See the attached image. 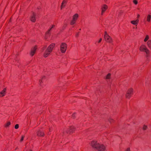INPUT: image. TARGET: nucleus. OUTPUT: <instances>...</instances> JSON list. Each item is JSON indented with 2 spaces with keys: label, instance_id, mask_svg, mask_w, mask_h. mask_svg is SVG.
Listing matches in <instances>:
<instances>
[{
  "label": "nucleus",
  "instance_id": "obj_1",
  "mask_svg": "<svg viewBox=\"0 0 151 151\" xmlns=\"http://www.w3.org/2000/svg\"><path fill=\"white\" fill-rule=\"evenodd\" d=\"M55 46V44L52 43L48 46L43 54V55L44 57L47 58L49 55L52 52Z\"/></svg>",
  "mask_w": 151,
  "mask_h": 151
},
{
  "label": "nucleus",
  "instance_id": "obj_2",
  "mask_svg": "<svg viewBox=\"0 0 151 151\" xmlns=\"http://www.w3.org/2000/svg\"><path fill=\"white\" fill-rule=\"evenodd\" d=\"M75 130V127L73 126H72L68 128H64L63 130V133L64 134H70L73 133Z\"/></svg>",
  "mask_w": 151,
  "mask_h": 151
},
{
  "label": "nucleus",
  "instance_id": "obj_3",
  "mask_svg": "<svg viewBox=\"0 0 151 151\" xmlns=\"http://www.w3.org/2000/svg\"><path fill=\"white\" fill-rule=\"evenodd\" d=\"M104 38L107 42L110 43H112L113 40L112 38L109 35L107 32L106 31L104 32Z\"/></svg>",
  "mask_w": 151,
  "mask_h": 151
},
{
  "label": "nucleus",
  "instance_id": "obj_4",
  "mask_svg": "<svg viewBox=\"0 0 151 151\" xmlns=\"http://www.w3.org/2000/svg\"><path fill=\"white\" fill-rule=\"evenodd\" d=\"M79 17V15L76 13L72 17V19L70 22V24L71 25H73L76 23V22Z\"/></svg>",
  "mask_w": 151,
  "mask_h": 151
},
{
  "label": "nucleus",
  "instance_id": "obj_5",
  "mask_svg": "<svg viewBox=\"0 0 151 151\" xmlns=\"http://www.w3.org/2000/svg\"><path fill=\"white\" fill-rule=\"evenodd\" d=\"M133 89L132 88H129L127 90L125 96L127 98L129 99L133 94Z\"/></svg>",
  "mask_w": 151,
  "mask_h": 151
},
{
  "label": "nucleus",
  "instance_id": "obj_6",
  "mask_svg": "<svg viewBox=\"0 0 151 151\" xmlns=\"http://www.w3.org/2000/svg\"><path fill=\"white\" fill-rule=\"evenodd\" d=\"M67 44L64 42L62 43L60 46V50L62 53H65L67 50Z\"/></svg>",
  "mask_w": 151,
  "mask_h": 151
},
{
  "label": "nucleus",
  "instance_id": "obj_7",
  "mask_svg": "<svg viewBox=\"0 0 151 151\" xmlns=\"http://www.w3.org/2000/svg\"><path fill=\"white\" fill-rule=\"evenodd\" d=\"M139 49L141 51L145 52L147 55L149 54V50L144 45H141Z\"/></svg>",
  "mask_w": 151,
  "mask_h": 151
},
{
  "label": "nucleus",
  "instance_id": "obj_8",
  "mask_svg": "<svg viewBox=\"0 0 151 151\" xmlns=\"http://www.w3.org/2000/svg\"><path fill=\"white\" fill-rule=\"evenodd\" d=\"M99 143L96 140L92 141L90 144L91 146L93 148L96 150L99 145Z\"/></svg>",
  "mask_w": 151,
  "mask_h": 151
},
{
  "label": "nucleus",
  "instance_id": "obj_9",
  "mask_svg": "<svg viewBox=\"0 0 151 151\" xmlns=\"http://www.w3.org/2000/svg\"><path fill=\"white\" fill-rule=\"evenodd\" d=\"M108 8V6L105 4H103L101 6V14L103 15L106 11Z\"/></svg>",
  "mask_w": 151,
  "mask_h": 151
},
{
  "label": "nucleus",
  "instance_id": "obj_10",
  "mask_svg": "<svg viewBox=\"0 0 151 151\" xmlns=\"http://www.w3.org/2000/svg\"><path fill=\"white\" fill-rule=\"evenodd\" d=\"M105 146L103 144H99L98 148L96 150L98 151H105L106 150Z\"/></svg>",
  "mask_w": 151,
  "mask_h": 151
},
{
  "label": "nucleus",
  "instance_id": "obj_11",
  "mask_svg": "<svg viewBox=\"0 0 151 151\" xmlns=\"http://www.w3.org/2000/svg\"><path fill=\"white\" fill-rule=\"evenodd\" d=\"M37 49V47L36 45L34 47L31 48L30 53V56H33L35 55Z\"/></svg>",
  "mask_w": 151,
  "mask_h": 151
},
{
  "label": "nucleus",
  "instance_id": "obj_12",
  "mask_svg": "<svg viewBox=\"0 0 151 151\" xmlns=\"http://www.w3.org/2000/svg\"><path fill=\"white\" fill-rule=\"evenodd\" d=\"M36 14L34 12H32V15L30 17V20L32 22H36Z\"/></svg>",
  "mask_w": 151,
  "mask_h": 151
},
{
  "label": "nucleus",
  "instance_id": "obj_13",
  "mask_svg": "<svg viewBox=\"0 0 151 151\" xmlns=\"http://www.w3.org/2000/svg\"><path fill=\"white\" fill-rule=\"evenodd\" d=\"M6 88H5L0 92V97H3L5 95L6 93Z\"/></svg>",
  "mask_w": 151,
  "mask_h": 151
},
{
  "label": "nucleus",
  "instance_id": "obj_14",
  "mask_svg": "<svg viewBox=\"0 0 151 151\" xmlns=\"http://www.w3.org/2000/svg\"><path fill=\"white\" fill-rule=\"evenodd\" d=\"M37 134L38 136L40 137H43L45 135L44 132L40 130H39L37 131Z\"/></svg>",
  "mask_w": 151,
  "mask_h": 151
},
{
  "label": "nucleus",
  "instance_id": "obj_15",
  "mask_svg": "<svg viewBox=\"0 0 151 151\" xmlns=\"http://www.w3.org/2000/svg\"><path fill=\"white\" fill-rule=\"evenodd\" d=\"M67 1L68 0H63L60 6V8L61 9L65 7L67 3Z\"/></svg>",
  "mask_w": 151,
  "mask_h": 151
},
{
  "label": "nucleus",
  "instance_id": "obj_16",
  "mask_svg": "<svg viewBox=\"0 0 151 151\" xmlns=\"http://www.w3.org/2000/svg\"><path fill=\"white\" fill-rule=\"evenodd\" d=\"M13 64L16 65L18 66L19 64V61L18 58H17L14 60L13 61Z\"/></svg>",
  "mask_w": 151,
  "mask_h": 151
},
{
  "label": "nucleus",
  "instance_id": "obj_17",
  "mask_svg": "<svg viewBox=\"0 0 151 151\" xmlns=\"http://www.w3.org/2000/svg\"><path fill=\"white\" fill-rule=\"evenodd\" d=\"M46 80V78L45 76L42 77L40 80H39V83L40 85L42 84V83L45 82Z\"/></svg>",
  "mask_w": 151,
  "mask_h": 151
},
{
  "label": "nucleus",
  "instance_id": "obj_18",
  "mask_svg": "<svg viewBox=\"0 0 151 151\" xmlns=\"http://www.w3.org/2000/svg\"><path fill=\"white\" fill-rule=\"evenodd\" d=\"M139 22V20L138 19H137L135 20L131 21L130 22L133 25H136L138 24Z\"/></svg>",
  "mask_w": 151,
  "mask_h": 151
},
{
  "label": "nucleus",
  "instance_id": "obj_19",
  "mask_svg": "<svg viewBox=\"0 0 151 151\" xmlns=\"http://www.w3.org/2000/svg\"><path fill=\"white\" fill-rule=\"evenodd\" d=\"M55 27V25H52L51 26V27L48 29V31L46 32V34L47 35L50 34V32L51 31L52 29V28H53Z\"/></svg>",
  "mask_w": 151,
  "mask_h": 151
},
{
  "label": "nucleus",
  "instance_id": "obj_20",
  "mask_svg": "<svg viewBox=\"0 0 151 151\" xmlns=\"http://www.w3.org/2000/svg\"><path fill=\"white\" fill-rule=\"evenodd\" d=\"M147 21L148 22H150L151 20V15L150 14H148L146 17Z\"/></svg>",
  "mask_w": 151,
  "mask_h": 151
},
{
  "label": "nucleus",
  "instance_id": "obj_21",
  "mask_svg": "<svg viewBox=\"0 0 151 151\" xmlns=\"http://www.w3.org/2000/svg\"><path fill=\"white\" fill-rule=\"evenodd\" d=\"M148 47L151 49V40H149L147 43Z\"/></svg>",
  "mask_w": 151,
  "mask_h": 151
},
{
  "label": "nucleus",
  "instance_id": "obj_22",
  "mask_svg": "<svg viewBox=\"0 0 151 151\" xmlns=\"http://www.w3.org/2000/svg\"><path fill=\"white\" fill-rule=\"evenodd\" d=\"M11 124V123L10 122H7L4 125V127L6 128L8 127H9Z\"/></svg>",
  "mask_w": 151,
  "mask_h": 151
},
{
  "label": "nucleus",
  "instance_id": "obj_23",
  "mask_svg": "<svg viewBox=\"0 0 151 151\" xmlns=\"http://www.w3.org/2000/svg\"><path fill=\"white\" fill-rule=\"evenodd\" d=\"M111 74L110 73H108L106 76V79H109L110 78Z\"/></svg>",
  "mask_w": 151,
  "mask_h": 151
},
{
  "label": "nucleus",
  "instance_id": "obj_24",
  "mask_svg": "<svg viewBox=\"0 0 151 151\" xmlns=\"http://www.w3.org/2000/svg\"><path fill=\"white\" fill-rule=\"evenodd\" d=\"M102 40V39L101 38H100L99 40L98 41H96L95 42V44H96V45H98L99 43H100L101 42Z\"/></svg>",
  "mask_w": 151,
  "mask_h": 151
},
{
  "label": "nucleus",
  "instance_id": "obj_25",
  "mask_svg": "<svg viewBox=\"0 0 151 151\" xmlns=\"http://www.w3.org/2000/svg\"><path fill=\"white\" fill-rule=\"evenodd\" d=\"M149 38V37L148 35H146L145 39L144 40V41L145 42H146V41H147L148 40Z\"/></svg>",
  "mask_w": 151,
  "mask_h": 151
},
{
  "label": "nucleus",
  "instance_id": "obj_26",
  "mask_svg": "<svg viewBox=\"0 0 151 151\" xmlns=\"http://www.w3.org/2000/svg\"><path fill=\"white\" fill-rule=\"evenodd\" d=\"M147 126L144 125L143 127V130H145L147 129Z\"/></svg>",
  "mask_w": 151,
  "mask_h": 151
},
{
  "label": "nucleus",
  "instance_id": "obj_27",
  "mask_svg": "<svg viewBox=\"0 0 151 151\" xmlns=\"http://www.w3.org/2000/svg\"><path fill=\"white\" fill-rule=\"evenodd\" d=\"M19 127V125L18 124H16L15 125L14 128L15 129H17Z\"/></svg>",
  "mask_w": 151,
  "mask_h": 151
},
{
  "label": "nucleus",
  "instance_id": "obj_28",
  "mask_svg": "<svg viewBox=\"0 0 151 151\" xmlns=\"http://www.w3.org/2000/svg\"><path fill=\"white\" fill-rule=\"evenodd\" d=\"M133 2L135 4H137V3H138V2H137V1L136 0H133Z\"/></svg>",
  "mask_w": 151,
  "mask_h": 151
},
{
  "label": "nucleus",
  "instance_id": "obj_29",
  "mask_svg": "<svg viewBox=\"0 0 151 151\" xmlns=\"http://www.w3.org/2000/svg\"><path fill=\"white\" fill-rule=\"evenodd\" d=\"M24 136H22V137H21V138L20 139V141L21 142H22V141H23V139H24Z\"/></svg>",
  "mask_w": 151,
  "mask_h": 151
},
{
  "label": "nucleus",
  "instance_id": "obj_30",
  "mask_svg": "<svg viewBox=\"0 0 151 151\" xmlns=\"http://www.w3.org/2000/svg\"><path fill=\"white\" fill-rule=\"evenodd\" d=\"M109 121L110 123H112L114 122V120L112 119H110L109 120Z\"/></svg>",
  "mask_w": 151,
  "mask_h": 151
},
{
  "label": "nucleus",
  "instance_id": "obj_31",
  "mask_svg": "<svg viewBox=\"0 0 151 151\" xmlns=\"http://www.w3.org/2000/svg\"><path fill=\"white\" fill-rule=\"evenodd\" d=\"M125 151H131L130 148L129 147H128L125 150Z\"/></svg>",
  "mask_w": 151,
  "mask_h": 151
},
{
  "label": "nucleus",
  "instance_id": "obj_32",
  "mask_svg": "<svg viewBox=\"0 0 151 151\" xmlns=\"http://www.w3.org/2000/svg\"><path fill=\"white\" fill-rule=\"evenodd\" d=\"M139 16H140L139 15V14H138L137 15V18H139Z\"/></svg>",
  "mask_w": 151,
  "mask_h": 151
},
{
  "label": "nucleus",
  "instance_id": "obj_33",
  "mask_svg": "<svg viewBox=\"0 0 151 151\" xmlns=\"http://www.w3.org/2000/svg\"><path fill=\"white\" fill-rule=\"evenodd\" d=\"M75 114H73L72 115V116H73Z\"/></svg>",
  "mask_w": 151,
  "mask_h": 151
},
{
  "label": "nucleus",
  "instance_id": "obj_34",
  "mask_svg": "<svg viewBox=\"0 0 151 151\" xmlns=\"http://www.w3.org/2000/svg\"><path fill=\"white\" fill-rule=\"evenodd\" d=\"M46 47H44V49Z\"/></svg>",
  "mask_w": 151,
  "mask_h": 151
},
{
  "label": "nucleus",
  "instance_id": "obj_35",
  "mask_svg": "<svg viewBox=\"0 0 151 151\" xmlns=\"http://www.w3.org/2000/svg\"><path fill=\"white\" fill-rule=\"evenodd\" d=\"M29 151H33L32 150H29Z\"/></svg>",
  "mask_w": 151,
  "mask_h": 151
},
{
  "label": "nucleus",
  "instance_id": "obj_36",
  "mask_svg": "<svg viewBox=\"0 0 151 151\" xmlns=\"http://www.w3.org/2000/svg\"><path fill=\"white\" fill-rule=\"evenodd\" d=\"M65 26L66 27L67 26V25L66 24H65Z\"/></svg>",
  "mask_w": 151,
  "mask_h": 151
}]
</instances>
